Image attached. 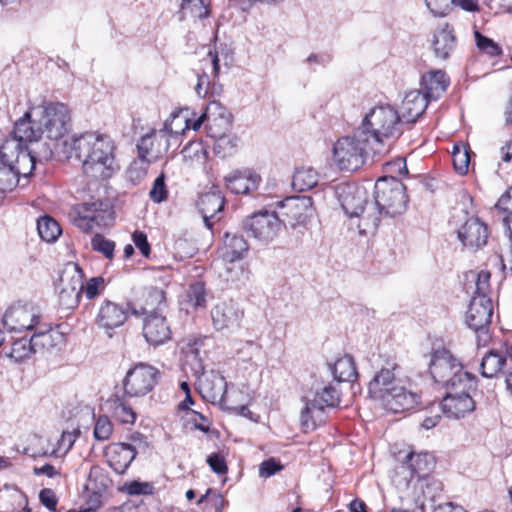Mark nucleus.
Returning a JSON list of instances; mask_svg holds the SVG:
<instances>
[{"label": "nucleus", "instance_id": "nucleus-64", "mask_svg": "<svg viewBox=\"0 0 512 512\" xmlns=\"http://www.w3.org/2000/svg\"><path fill=\"white\" fill-rule=\"evenodd\" d=\"M190 411H191V414H193V416H194L193 418H191V421L193 422L194 427L204 433H207L209 431V425H210L208 418L197 411H194V410H190Z\"/></svg>", "mask_w": 512, "mask_h": 512}, {"label": "nucleus", "instance_id": "nucleus-30", "mask_svg": "<svg viewBox=\"0 0 512 512\" xmlns=\"http://www.w3.org/2000/svg\"><path fill=\"white\" fill-rule=\"evenodd\" d=\"M224 204V196L219 190H211L200 195L197 201V207L208 229H211L215 221L220 219L217 215L222 212Z\"/></svg>", "mask_w": 512, "mask_h": 512}, {"label": "nucleus", "instance_id": "nucleus-12", "mask_svg": "<svg viewBox=\"0 0 512 512\" xmlns=\"http://www.w3.org/2000/svg\"><path fill=\"white\" fill-rule=\"evenodd\" d=\"M161 372L154 366L138 363L129 369L123 379V390L128 397H143L158 384Z\"/></svg>", "mask_w": 512, "mask_h": 512}, {"label": "nucleus", "instance_id": "nucleus-33", "mask_svg": "<svg viewBox=\"0 0 512 512\" xmlns=\"http://www.w3.org/2000/svg\"><path fill=\"white\" fill-rule=\"evenodd\" d=\"M449 79L442 70L430 71L421 78L420 91L430 100L439 99L446 91Z\"/></svg>", "mask_w": 512, "mask_h": 512}, {"label": "nucleus", "instance_id": "nucleus-44", "mask_svg": "<svg viewBox=\"0 0 512 512\" xmlns=\"http://www.w3.org/2000/svg\"><path fill=\"white\" fill-rule=\"evenodd\" d=\"M152 163V161L138 155L127 169V179L134 185L141 183L146 178L148 169Z\"/></svg>", "mask_w": 512, "mask_h": 512}, {"label": "nucleus", "instance_id": "nucleus-34", "mask_svg": "<svg viewBox=\"0 0 512 512\" xmlns=\"http://www.w3.org/2000/svg\"><path fill=\"white\" fill-rule=\"evenodd\" d=\"M33 343L38 351H50L64 341L62 333L49 325L37 326L32 335Z\"/></svg>", "mask_w": 512, "mask_h": 512}, {"label": "nucleus", "instance_id": "nucleus-47", "mask_svg": "<svg viewBox=\"0 0 512 512\" xmlns=\"http://www.w3.org/2000/svg\"><path fill=\"white\" fill-rule=\"evenodd\" d=\"M210 0H182L181 9L189 11L194 17L204 19L209 16Z\"/></svg>", "mask_w": 512, "mask_h": 512}, {"label": "nucleus", "instance_id": "nucleus-13", "mask_svg": "<svg viewBox=\"0 0 512 512\" xmlns=\"http://www.w3.org/2000/svg\"><path fill=\"white\" fill-rule=\"evenodd\" d=\"M338 199L344 212L350 217H358V229L360 234L367 235L374 231L363 229V217L367 215L369 205L367 202V191L355 183H344L336 189Z\"/></svg>", "mask_w": 512, "mask_h": 512}, {"label": "nucleus", "instance_id": "nucleus-36", "mask_svg": "<svg viewBox=\"0 0 512 512\" xmlns=\"http://www.w3.org/2000/svg\"><path fill=\"white\" fill-rule=\"evenodd\" d=\"M283 206L287 209V216L294 220L291 223L294 226L306 222L312 210V200L310 197H290Z\"/></svg>", "mask_w": 512, "mask_h": 512}, {"label": "nucleus", "instance_id": "nucleus-2", "mask_svg": "<svg viewBox=\"0 0 512 512\" xmlns=\"http://www.w3.org/2000/svg\"><path fill=\"white\" fill-rule=\"evenodd\" d=\"M114 141L104 134L86 132L64 142L63 153L82 164L83 172L95 179L110 178L118 169Z\"/></svg>", "mask_w": 512, "mask_h": 512}, {"label": "nucleus", "instance_id": "nucleus-17", "mask_svg": "<svg viewBox=\"0 0 512 512\" xmlns=\"http://www.w3.org/2000/svg\"><path fill=\"white\" fill-rule=\"evenodd\" d=\"M83 271L78 264L69 263L61 277L62 284L59 300L61 305L71 309L78 306L83 290Z\"/></svg>", "mask_w": 512, "mask_h": 512}, {"label": "nucleus", "instance_id": "nucleus-14", "mask_svg": "<svg viewBox=\"0 0 512 512\" xmlns=\"http://www.w3.org/2000/svg\"><path fill=\"white\" fill-rule=\"evenodd\" d=\"M492 316L493 303L490 297H472L466 312V323L476 333L478 345H486L490 339Z\"/></svg>", "mask_w": 512, "mask_h": 512}, {"label": "nucleus", "instance_id": "nucleus-42", "mask_svg": "<svg viewBox=\"0 0 512 512\" xmlns=\"http://www.w3.org/2000/svg\"><path fill=\"white\" fill-rule=\"evenodd\" d=\"M213 150L221 158L231 156L238 146V137L230 130L220 137H214Z\"/></svg>", "mask_w": 512, "mask_h": 512}, {"label": "nucleus", "instance_id": "nucleus-28", "mask_svg": "<svg viewBox=\"0 0 512 512\" xmlns=\"http://www.w3.org/2000/svg\"><path fill=\"white\" fill-rule=\"evenodd\" d=\"M109 466L117 474H124L137 455L135 447L126 443H112L105 449Z\"/></svg>", "mask_w": 512, "mask_h": 512}, {"label": "nucleus", "instance_id": "nucleus-4", "mask_svg": "<svg viewBox=\"0 0 512 512\" xmlns=\"http://www.w3.org/2000/svg\"><path fill=\"white\" fill-rule=\"evenodd\" d=\"M406 187L394 177L377 180L374 186V203L363 217V229L376 231L382 217H395L407 209Z\"/></svg>", "mask_w": 512, "mask_h": 512}, {"label": "nucleus", "instance_id": "nucleus-45", "mask_svg": "<svg viewBox=\"0 0 512 512\" xmlns=\"http://www.w3.org/2000/svg\"><path fill=\"white\" fill-rule=\"evenodd\" d=\"M168 120L170 123H172L174 130H180V135L186 129L197 131L203 124L206 125L205 112L195 120L189 119L186 116H183L181 113H173Z\"/></svg>", "mask_w": 512, "mask_h": 512}, {"label": "nucleus", "instance_id": "nucleus-6", "mask_svg": "<svg viewBox=\"0 0 512 512\" xmlns=\"http://www.w3.org/2000/svg\"><path fill=\"white\" fill-rule=\"evenodd\" d=\"M430 374L434 381L446 389L473 387L475 378L463 370L462 364L446 349L434 352L430 362Z\"/></svg>", "mask_w": 512, "mask_h": 512}, {"label": "nucleus", "instance_id": "nucleus-22", "mask_svg": "<svg viewBox=\"0 0 512 512\" xmlns=\"http://www.w3.org/2000/svg\"><path fill=\"white\" fill-rule=\"evenodd\" d=\"M380 401L387 410L401 413L414 409L420 402V396L402 382L397 388H391Z\"/></svg>", "mask_w": 512, "mask_h": 512}, {"label": "nucleus", "instance_id": "nucleus-11", "mask_svg": "<svg viewBox=\"0 0 512 512\" xmlns=\"http://www.w3.org/2000/svg\"><path fill=\"white\" fill-rule=\"evenodd\" d=\"M284 228L275 211L261 210L243 221V229L262 244L273 242Z\"/></svg>", "mask_w": 512, "mask_h": 512}, {"label": "nucleus", "instance_id": "nucleus-23", "mask_svg": "<svg viewBox=\"0 0 512 512\" xmlns=\"http://www.w3.org/2000/svg\"><path fill=\"white\" fill-rule=\"evenodd\" d=\"M3 324L10 332L35 330L40 324V316L32 308L16 306L5 312Z\"/></svg>", "mask_w": 512, "mask_h": 512}, {"label": "nucleus", "instance_id": "nucleus-51", "mask_svg": "<svg viewBox=\"0 0 512 512\" xmlns=\"http://www.w3.org/2000/svg\"><path fill=\"white\" fill-rule=\"evenodd\" d=\"M453 166L456 172L464 175L468 172L470 155L466 148L455 145L452 153Z\"/></svg>", "mask_w": 512, "mask_h": 512}, {"label": "nucleus", "instance_id": "nucleus-49", "mask_svg": "<svg viewBox=\"0 0 512 512\" xmlns=\"http://www.w3.org/2000/svg\"><path fill=\"white\" fill-rule=\"evenodd\" d=\"M91 246L94 251L104 255L107 259L114 257L115 242L105 238L101 234H95L91 239Z\"/></svg>", "mask_w": 512, "mask_h": 512}, {"label": "nucleus", "instance_id": "nucleus-25", "mask_svg": "<svg viewBox=\"0 0 512 512\" xmlns=\"http://www.w3.org/2000/svg\"><path fill=\"white\" fill-rule=\"evenodd\" d=\"M458 239L470 249H480L487 244L488 227L478 218L471 217L459 228Z\"/></svg>", "mask_w": 512, "mask_h": 512}, {"label": "nucleus", "instance_id": "nucleus-37", "mask_svg": "<svg viewBox=\"0 0 512 512\" xmlns=\"http://www.w3.org/2000/svg\"><path fill=\"white\" fill-rule=\"evenodd\" d=\"M248 248V243L242 235L227 232L224 237L222 257L231 263L238 261L244 257Z\"/></svg>", "mask_w": 512, "mask_h": 512}, {"label": "nucleus", "instance_id": "nucleus-7", "mask_svg": "<svg viewBox=\"0 0 512 512\" xmlns=\"http://www.w3.org/2000/svg\"><path fill=\"white\" fill-rule=\"evenodd\" d=\"M332 152L334 164L340 170L353 172L363 166L369 153L373 154V147L367 138L357 135L355 129L352 135L339 138Z\"/></svg>", "mask_w": 512, "mask_h": 512}, {"label": "nucleus", "instance_id": "nucleus-52", "mask_svg": "<svg viewBox=\"0 0 512 512\" xmlns=\"http://www.w3.org/2000/svg\"><path fill=\"white\" fill-rule=\"evenodd\" d=\"M113 432V424L106 415H100L94 425V437L98 441H106Z\"/></svg>", "mask_w": 512, "mask_h": 512}, {"label": "nucleus", "instance_id": "nucleus-1", "mask_svg": "<svg viewBox=\"0 0 512 512\" xmlns=\"http://www.w3.org/2000/svg\"><path fill=\"white\" fill-rule=\"evenodd\" d=\"M70 129L71 114L68 106L61 102H47L25 112L15 122L10 134L19 139L25 148L43 151L50 148L46 144H39L42 137L57 141Z\"/></svg>", "mask_w": 512, "mask_h": 512}, {"label": "nucleus", "instance_id": "nucleus-55", "mask_svg": "<svg viewBox=\"0 0 512 512\" xmlns=\"http://www.w3.org/2000/svg\"><path fill=\"white\" fill-rule=\"evenodd\" d=\"M427 8L435 16H445L453 8L454 0H425Z\"/></svg>", "mask_w": 512, "mask_h": 512}, {"label": "nucleus", "instance_id": "nucleus-59", "mask_svg": "<svg viewBox=\"0 0 512 512\" xmlns=\"http://www.w3.org/2000/svg\"><path fill=\"white\" fill-rule=\"evenodd\" d=\"M494 209L505 215L512 214V187L508 188L498 199Z\"/></svg>", "mask_w": 512, "mask_h": 512}, {"label": "nucleus", "instance_id": "nucleus-29", "mask_svg": "<svg viewBox=\"0 0 512 512\" xmlns=\"http://www.w3.org/2000/svg\"><path fill=\"white\" fill-rule=\"evenodd\" d=\"M457 46V39L452 25L440 24L433 33L432 49L436 58L448 59Z\"/></svg>", "mask_w": 512, "mask_h": 512}, {"label": "nucleus", "instance_id": "nucleus-41", "mask_svg": "<svg viewBox=\"0 0 512 512\" xmlns=\"http://www.w3.org/2000/svg\"><path fill=\"white\" fill-rule=\"evenodd\" d=\"M35 353L36 349L32 337L29 339L21 337L12 341L8 356L19 363L29 359Z\"/></svg>", "mask_w": 512, "mask_h": 512}, {"label": "nucleus", "instance_id": "nucleus-26", "mask_svg": "<svg viewBox=\"0 0 512 512\" xmlns=\"http://www.w3.org/2000/svg\"><path fill=\"white\" fill-rule=\"evenodd\" d=\"M261 177L253 169H236L225 176L226 187L234 194L247 195L257 190Z\"/></svg>", "mask_w": 512, "mask_h": 512}, {"label": "nucleus", "instance_id": "nucleus-16", "mask_svg": "<svg viewBox=\"0 0 512 512\" xmlns=\"http://www.w3.org/2000/svg\"><path fill=\"white\" fill-rule=\"evenodd\" d=\"M434 467L435 459L432 454L411 452L398 468V474L404 476L406 486L414 483L415 487L423 488L424 477L429 476Z\"/></svg>", "mask_w": 512, "mask_h": 512}, {"label": "nucleus", "instance_id": "nucleus-27", "mask_svg": "<svg viewBox=\"0 0 512 512\" xmlns=\"http://www.w3.org/2000/svg\"><path fill=\"white\" fill-rule=\"evenodd\" d=\"M227 382L219 372L211 371L200 380V393L204 399L226 407Z\"/></svg>", "mask_w": 512, "mask_h": 512}, {"label": "nucleus", "instance_id": "nucleus-63", "mask_svg": "<svg viewBox=\"0 0 512 512\" xmlns=\"http://www.w3.org/2000/svg\"><path fill=\"white\" fill-rule=\"evenodd\" d=\"M126 490L130 495H146L152 492V486L147 482L132 481L126 486Z\"/></svg>", "mask_w": 512, "mask_h": 512}, {"label": "nucleus", "instance_id": "nucleus-38", "mask_svg": "<svg viewBox=\"0 0 512 512\" xmlns=\"http://www.w3.org/2000/svg\"><path fill=\"white\" fill-rule=\"evenodd\" d=\"M333 377L338 382H353L358 378L355 361L351 355H344L330 365Z\"/></svg>", "mask_w": 512, "mask_h": 512}, {"label": "nucleus", "instance_id": "nucleus-18", "mask_svg": "<svg viewBox=\"0 0 512 512\" xmlns=\"http://www.w3.org/2000/svg\"><path fill=\"white\" fill-rule=\"evenodd\" d=\"M401 371L402 368L395 359L387 360L368 384L370 397L380 400L391 388H397L403 382Z\"/></svg>", "mask_w": 512, "mask_h": 512}, {"label": "nucleus", "instance_id": "nucleus-35", "mask_svg": "<svg viewBox=\"0 0 512 512\" xmlns=\"http://www.w3.org/2000/svg\"><path fill=\"white\" fill-rule=\"evenodd\" d=\"M125 393L112 394L106 401V407L109 412L122 424H134L137 418L135 411L126 401Z\"/></svg>", "mask_w": 512, "mask_h": 512}, {"label": "nucleus", "instance_id": "nucleus-57", "mask_svg": "<svg viewBox=\"0 0 512 512\" xmlns=\"http://www.w3.org/2000/svg\"><path fill=\"white\" fill-rule=\"evenodd\" d=\"M132 241L140 253L145 258H149L151 254V247L147 240V235L142 231L136 230L132 234Z\"/></svg>", "mask_w": 512, "mask_h": 512}, {"label": "nucleus", "instance_id": "nucleus-24", "mask_svg": "<svg viewBox=\"0 0 512 512\" xmlns=\"http://www.w3.org/2000/svg\"><path fill=\"white\" fill-rule=\"evenodd\" d=\"M143 336L147 343L157 347L171 340L172 331L163 314L148 315L143 320Z\"/></svg>", "mask_w": 512, "mask_h": 512}, {"label": "nucleus", "instance_id": "nucleus-62", "mask_svg": "<svg viewBox=\"0 0 512 512\" xmlns=\"http://www.w3.org/2000/svg\"><path fill=\"white\" fill-rule=\"evenodd\" d=\"M40 502L50 511H55L57 506V498L52 489L45 488L40 491Z\"/></svg>", "mask_w": 512, "mask_h": 512}, {"label": "nucleus", "instance_id": "nucleus-8", "mask_svg": "<svg viewBox=\"0 0 512 512\" xmlns=\"http://www.w3.org/2000/svg\"><path fill=\"white\" fill-rule=\"evenodd\" d=\"M113 209L108 200H95L75 205L70 218L73 224L83 232H90L95 226L104 227L112 223Z\"/></svg>", "mask_w": 512, "mask_h": 512}, {"label": "nucleus", "instance_id": "nucleus-56", "mask_svg": "<svg viewBox=\"0 0 512 512\" xmlns=\"http://www.w3.org/2000/svg\"><path fill=\"white\" fill-rule=\"evenodd\" d=\"M422 491L424 499L433 500L437 494L442 490V484L438 480L424 477L423 488H419Z\"/></svg>", "mask_w": 512, "mask_h": 512}, {"label": "nucleus", "instance_id": "nucleus-53", "mask_svg": "<svg viewBox=\"0 0 512 512\" xmlns=\"http://www.w3.org/2000/svg\"><path fill=\"white\" fill-rule=\"evenodd\" d=\"M106 288L105 279L101 276L90 278L87 283L83 284V290L87 299L92 300L103 293Z\"/></svg>", "mask_w": 512, "mask_h": 512}, {"label": "nucleus", "instance_id": "nucleus-32", "mask_svg": "<svg viewBox=\"0 0 512 512\" xmlns=\"http://www.w3.org/2000/svg\"><path fill=\"white\" fill-rule=\"evenodd\" d=\"M430 100L420 91H409L402 102V119L408 123L415 122L425 112Z\"/></svg>", "mask_w": 512, "mask_h": 512}, {"label": "nucleus", "instance_id": "nucleus-3", "mask_svg": "<svg viewBox=\"0 0 512 512\" xmlns=\"http://www.w3.org/2000/svg\"><path fill=\"white\" fill-rule=\"evenodd\" d=\"M52 150L27 149L19 139L9 134L0 145V191H10L17 186L20 177H29L37 163L48 160Z\"/></svg>", "mask_w": 512, "mask_h": 512}, {"label": "nucleus", "instance_id": "nucleus-10", "mask_svg": "<svg viewBox=\"0 0 512 512\" xmlns=\"http://www.w3.org/2000/svg\"><path fill=\"white\" fill-rule=\"evenodd\" d=\"M179 136L180 130H174L172 123L166 120L162 129L152 130L138 140V155L156 162L168 152L171 139L178 140Z\"/></svg>", "mask_w": 512, "mask_h": 512}, {"label": "nucleus", "instance_id": "nucleus-60", "mask_svg": "<svg viewBox=\"0 0 512 512\" xmlns=\"http://www.w3.org/2000/svg\"><path fill=\"white\" fill-rule=\"evenodd\" d=\"M78 434L75 431H63L58 440V450L67 453L74 445Z\"/></svg>", "mask_w": 512, "mask_h": 512}, {"label": "nucleus", "instance_id": "nucleus-39", "mask_svg": "<svg viewBox=\"0 0 512 512\" xmlns=\"http://www.w3.org/2000/svg\"><path fill=\"white\" fill-rule=\"evenodd\" d=\"M506 363L507 359L503 353L491 350L482 358L480 364L481 374L486 378L497 377L503 371Z\"/></svg>", "mask_w": 512, "mask_h": 512}, {"label": "nucleus", "instance_id": "nucleus-43", "mask_svg": "<svg viewBox=\"0 0 512 512\" xmlns=\"http://www.w3.org/2000/svg\"><path fill=\"white\" fill-rule=\"evenodd\" d=\"M37 230L42 240L51 243L61 235L60 225L50 216H43L37 221Z\"/></svg>", "mask_w": 512, "mask_h": 512}, {"label": "nucleus", "instance_id": "nucleus-61", "mask_svg": "<svg viewBox=\"0 0 512 512\" xmlns=\"http://www.w3.org/2000/svg\"><path fill=\"white\" fill-rule=\"evenodd\" d=\"M207 463L212 471L219 475L225 474L228 470L224 458L219 454L213 453L209 455L207 458Z\"/></svg>", "mask_w": 512, "mask_h": 512}, {"label": "nucleus", "instance_id": "nucleus-15", "mask_svg": "<svg viewBox=\"0 0 512 512\" xmlns=\"http://www.w3.org/2000/svg\"><path fill=\"white\" fill-rule=\"evenodd\" d=\"M131 312L130 304H122L109 299L102 300L95 311L94 323L109 337L125 324Z\"/></svg>", "mask_w": 512, "mask_h": 512}, {"label": "nucleus", "instance_id": "nucleus-46", "mask_svg": "<svg viewBox=\"0 0 512 512\" xmlns=\"http://www.w3.org/2000/svg\"><path fill=\"white\" fill-rule=\"evenodd\" d=\"M187 296L194 308H204L207 304V292L203 282L197 281L190 284Z\"/></svg>", "mask_w": 512, "mask_h": 512}, {"label": "nucleus", "instance_id": "nucleus-9", "mask_svg": "<svg viewBox=\"0 0 512 512\" xmlns=\"http://www.w3.org/2000/svg\"><path fill=\"white\" fill-rule=\"evenodd\" d=\"M340 403V392L336 387L328 385L317 392L312 400L305 402L301 412V425L304 431L314 430L325 422V408L337 407Z\"/></svg>", "mask_w": 512, "mask_h": 512}, {"label": "nucleus", "instance_id": "nucleus-50", "mask_svg": "<svg viewBox=\"0 0 512 512\" xmlns=\"http://www.w3.org/2000/svg\"><path fill=\"white\" fill-rule=\"evenodd\" d=\"M165 173L162 172L153 182L149 197L154 203H162L168 199V188L165 183Z\"/></svg>", "mask_w": 512, "mask_h": 512}, {"label": "nucleus", "instance_id": "nucleus-31", "mask_svg": "<svg viewBox=\"0 0 512 512\" xmlns=\"http://www.w3.org/2000/svg\"><path fill=\"white\" fill-rule=\"evenodd\" d=\"M166 307L165 291L157 287H150L145 292L144 303L139 307L131 306V314L145 317L153 314H163Z\"/></svg>", "mask_w": 512, "mask_h": 512}, {"label": "nucleus", "instance_id": "nucleus-19", "mask_svg": "<svg viewBox=\"0 0 512 512\" xmlns=\"http://www.w3.org/2000/svg\"><path fill=\"white\" fill-rule=\"evenodd\" d=\"M473 387H459L458 385L446 389V395L441 401L443 413L448 418L459 419L475 409V402L470 396Z\"/></svg>", "mask_w": 512, "mask_h": 512}, {"label": "nucleus", "instance_id": "nucleus-40", "mask_svg": "<svg viewBox=\"0 0 512 512\" xmlns=\"http://www.w3.org/2000/svg\"><path fill=\"white\" fill-rule=\"evenodd\" d=\"M318 183V173L312 167H300L294 172L292 187L298 192L314 188Z\"/></svg>", "mask_w": 512, "mask_h": 512}, {"label": "nucleus", "instance_id": "nucleus-21", "mask_svg": "<svg viewBox=\"0 0 512 512\" xmlns=\"http://www.w3.org/2000/svg\"><path fill=\"white\" fill-rule=\"evenodd\" d=\"M205 117V130L212 139L232 130V115L220 102L211 101L206 106Z\"/></svg>", "mask_w": 512, "mask_h": 512}, {"label": "nucleus", "instance_id": "nucleus-48", "mask_svg": "<svg viewBox=\"0 0 512 512\" xmlns=\"http://www.w3.org/2000/svg\"><path fill=\"white\" fill-rule=\"evenodd\" d=\"M474 37L477 48L482 52L491 57L500 56L502 54V48L492 39L482 35L479 31L475 30Z\"/></svg>", "mask_w": 512, "mask_h": 512}, {"label": "nucleus", "instance_id": "nucleus-20", "mask_svg": "<svg viewBox=\"0 0 512 512\" xmlns=\"http://www.w3.org/2000/svg\"><path fill=\"white\" fill-rule=\"evenodd\" d=\"M213 327L217 331H233L240 327L244 310L233 301H221L213 306L210 312Z\"/></svg>", "mask_w": 512, "mask_h": 512}, {"label": "nucleus", "instance_id": "nucleus-5", "mask_svg": "<svg viewBox=\"0 0 512 512\" xmlns=\"http://www.w3.org/2000/svg\"><path fill=\"white\" fill-rule=\"evenodd\" d=\"M400 116L389 105L372 108L367 113L359 127L357 135L367 138L373 147V154H381L386 140L400 134Z\"/></svg>", "mask_w": 512, "mask_h": 512}, {"label": "nucleus", "instance_id": "nucleus-58", "mask_svg": "<svg viewBox=\"0 0 512 512\" xmlns=\"http://www.w3.org/2000/svg\"><path fill=\"white\" fill-rule=\"evenodd\" d=\"M282 469V465L275 458H270L263 461L259 467V475L263 478L273 476L275 473Z\"/></svg>", "mask_w": 512, "mask_h": 512}, {"label": "nucleus", "instance_id": "nucleus-54", "mask_svg": "<svg viewBox=\"0 0 512 512\" xmlns=\"http://www.w3.org/2000/svg\"><path fill=\"white\" fill-rule=\"evenodd\" d=\"M490 278L491 273L487 270H482L477 274L473 297H490Z\"/></svg>", "mask_w": 512, "mask_h": 512}]
</instances>
